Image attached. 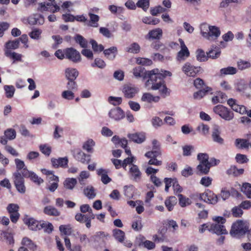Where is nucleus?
Segmentation results:
<instances>
[{
  "mask_svg": "<svg viewBox=\"0 0 251 251\" xmlns=\"http://www.w3.org/2000/svg\"><path fill=\"white\" fill-rule=\"evenodd\" d=\"M151 123L152 126L155 128H157L163 125V122L162 119L157 116L152 117Z\"/></svg>",
  "mask_w": 251,
  "mask_h": 251,
  "instance_id": "obj_56",
  "label": "nucleus"
},
{
  "mask_svg": "<svg viewBox=\"0 0 251 251\" xmlns=\"http://www.w3.org/2000/svg\"><path fill=\"white\" fill-rule=\"evenodd\" d=\"M127 52L132 53H137L140 51V47L137 43H133L127 47L126 49Z\"/></svg>",
  "mask_w": 251,
  "mask_h": 251,
  "instance_id": "obj_46",
  "label": "nucleus"
},
{
  "mask_svg": "<svg viewBox=\"0 0 251 251\" xmlns=\"http://www.w3.org/2000/svg\"><path fill=\"white\" fill-rule=\"evenodd\" d=\"M77 183V180L75 178L68 177L63 182V185L66 189L73 190Z\"/></svg>",
  "mask_w": 251,
  "mask_h": 251,
  "instance_id": "obj_35",
  "label": "nucleus"
},
{
  "mask_svg": "<svg viewBox=\"0 0 251 251\" xmlns=\"http://www.w3.org/2000/svg\"><path fill=\"white\" fill-rule=\"evenodd\" d=\"M90 43L92 45V48L94 51L100 52L103 51L104 49V47L101 44H98L95 40H91Z\"/></svg>",
  "mask_w": 251,
  "mask_h": 251,
  "instance_id": "obj_57",
  "label": "nucleus"
},
{
  "mask_svg": "<svg viewBox=\"0 0 251 251\" xmlns=\"http://www.w3.org/2000/svg\"><path fill=\"white\" fill-rule=\"evenodd\" d=\"M19 43L20 42L18 39L13 41H9L5 43L4 51L7 50H15L18 48Z\"/></svg>",
  "mask_w": 251,
  "mask_h": 251,
  "instance_id": "obj_39",
  "label": "nucleus"
},
{
  "mask_svg": "<svg viewBox=\"0 0 251 251\" xmlns=\"http://www.w3.org/2000/svg\"><path fill=\"white\" fill-rule=\"evenodd\" d=\"M65 75L68 80H75L78 75V72L76 69L68 68L65 70Z\"/></svg>",
  "mask_w": 251,
  "mask_h": 251,
  "instance_id": "obj_32",
  "label": "nucleus"
},
{
  "mask_svg": "<svg viewBox=\"0 0 251 251\" xmlns=\"http://www.w3.org/2000/svg\"><path fill=\"white\" fill-rule=\"evenodd\" d=\"M177 202V199L174 196H171L167 199L165 201V204L168 210L170 211L173 209L174 206Z\"/></svg>",
  "mask_w": 251,
  "mask_h": 251,
  "instance_id": "obj_38",
  "label": "nucleus"
},
{
  "mask_svg": "<svg viewBox=\"0 0 251 251\" xmlns=\"http://www.w3.org/2000/svg\"><path fill=\"white\" fill-rule=\"evenodd\" d=\"M139 90L137 87L131 84L126 85L123 89V92L125 96L127 98H132L139 92Z\"/></svg>",
  "mask_w": 251,
  "mask_h": 251,
  "instance_id": "obj_19",
  "label": "nucleus"
},
{
  "mask_svg": "<svg viewBox=\"0 0 251 251\" xmlns=\"http://www.w3.org/2000/svg\"><path fill=\"white\" fill-rule=\"evenodd\" d=\"M181 50L177 52L176 59L177 61L182 62L186 60L190 55L189 51L182 39H179Z\"/></svg>",
  "mask_w": 251,
  "mask_h": 251,
  "instance_id": "obj_8",
  "label": "nucleus"
},
{
  "mask_svg": "<svg viewBox=\"0 0 251 251\" xmlns=\"http://www.w3.org/2000/svg\"><path fill=\"white\" fill-rule=\"evenodd\" d=\"M200 33L202 37L211 42L216 41L220 36V28L207 23H202L200 26Z\"/></svg>",
  "mask_w": 251,
  "mask_h": 251,
  "instance_id": "obj_1",
  "label": "nucleus"
},
{
  "mask_svg": "<svg viewBox=\"0 0 251 251\" xmlns=\"http://www.w3.org/2000/svg\"><path fill=\"white\" fill-rule=\"evenodd\" d=\"M161 155L160 151H151L147 152L145 155L147 158H150L148 162L149 165L154 166H160L162 165V161L158 160L156 157Z\"/></svg>",
  "mask_w": 251,
  "mask_h": 251,
  "instance_id": "obj_10",
  "label": "nucleus"
},
{
  "mask_svg": "<svg viewBox=\"0 0 251 251\" xmlns=\"http://www.w3.org/2000/svg\"><path fill=\"white\" fill-rule=\"evenodd\" d=\"M212 89L208 86H206L202 89L194 93L193 97L195 99L200 100L202 99L207 93H212Z\"/></svg>",
  "mask_w": 251,
  "mask_h": 251,
  "instance_id": "obj_29",
  "label": "nucleus"
},
{
  "mask_svg": "<svg viewBox=\"0 0 251 251\" xmlns=\"http://www.w3.org/2000/svg\"><path fill=\"white\" fill-rule=\"evenodd\" d=\"M22 174L24 177L29 178L31 181L38 185H40L44 182L42 178L39 177L33 172L28 171L26 168H25L22 171Z\"/></svg>",
  "mask_w": 251,
  "mask_h": 251,
  "instance_id": "obj_13",
  "label": "nucleus"
},
{
  "mask_svg": "<svg viewBox=\"0 0 251 251\" xmlns=\"http://www.w3.org/2000/svg\"><path fill=\"white\" fill-rule=\"evenodd\" d=\"M23 245L26 246L30 250L34 251L36 249L37 246L34 242L27 237H24L22 241Z\"/></svg>",
  "mask_w": 251,
  "mask_h": 251,
  "instance_id": "obj_41",
  "label": "nucleus"
},
{
  "mask_svg": "<svg viewBox=\"0 0 251 251\" xmlns=\"http://www.w3.org/2000/svg\"><path fill=\"white\" fill-rule=\"evenodd\" d=\"M236 68L233 67H227L220 70V73L222 75H233L237 73Z\"/></svg>",
  "mask_w": 251,
  "mask_h": 251,
  "instance_id": "obj_42",
  "label": "nucleus"
},
{
  "mask_svg": "<svg viewBox=\"0 0 251 251\" xmlns=\"http://www.w3.org/2000/svg\"><path fill=\"white\" fill-rule=\"evenodd\" d=\"M95 145V142L91 139L86 141L83 145V149L88 152H92L93 148Z\"/></svg>",
  "mask_w": 251,
  "mask_h": 251,
  "instance_id": "obj_48",
  "label": "nucleus"
},
{
  "mask_svg": "<svg viewBox=\"0 0 251 251\" xmlns=\"http://www.w3.org/2000/svg\"><path fill=\"white\" fill-rule=\"evenodd\" d=\"M113 235L119 242H123L125 237V232L119 229H115L113 230Z\"/></svg>",
  "mask_w": 251,
  "mask_h": 251,
  "instance_id": "obj_45",
  "label": "nucleus"
},
{
  "mask_svg": "<svg viewBox=\"0 0 251 251\" xmlns=\"http://www.w3.org/2000/svg\"><path fill=\"white\" fill-rule=\"evenodd\" d=\"M0 240H5L7 244L9 245H13L14 243L13 234L7 231H2L0 232Z\"/></svg>",
  "mask_w": 251,
  "mask_h": 251,
  "instance_id": "obj_28",
  "label": "nucleus"
},
{
  "mask_svg": "<svg viewBox=\"0 0 251 251\" xmlns=\"http://www.w3.org/2000/svg\"><path fill=\"white\" fill-rule=\"evenodd\" d=\"M4 90L5 91L6 97L7 98H11L13 97L15 89L13 85H5L4 86Z\"/></svg>",
  "mask_w": 251,
  "mask_h": 251,
  "instance_id": "obj_50",
  "label": "nucleus"
},
{
  "mask_svg": "<svg viewBox=\"0 0 251 251\" xmlns=\"http://www.w3.org/2000/svg\"><path fill=\"white\" fill-rule=\"evenodd\" d=\"M160 99V98L159 96H155L150 93L147 92L143 94L141 100L143 102L151 103L158 102Z\"/></svg>",
  "mask_w": 251,
  "mask_h": 251,
  "instance_id": "obj_24",
  "label": "nucleus"
},
{
  "mask_svg": "<svg viewBox=\"0 0 251 251\" xmlns=\"http://www.w3.org/2000/svg\"><path fill=\"white\" fill-rule=\"evenodd\" d=\"M110 118L115 121H119L125 117L124 111L119 107L111 109L108 112Z\"/></svg>",
  "mask_w": 251,
  "mask_h": 251,
  "instance_id": "obj_12",
  "label": "nucleus"
},
{
  "mask_svg": "<svg viewBox=\"0 0 251 251\" xmlns=\"http://www.w3.org/2000/svg\"><path fill=\"white\" fill-rule=\"evenodd\" d=\"M118 53V49L116 47L113 46L107 49L103 50V53L106 58L110 60H113Z\"/></svg>",
  "mask_w": 251,
  "mask_h": 251,
  "instance_id": "obj_25",
  "label": "nucleus"
},
{
  "mask_svg": "<svg viewBox=\"0 0 251 251\" xmlns=\"http://www.w3.org/2000/svg\"><path fill=\"white\" fill-rule=\"evenodd\" d=\"M206 227L209 231L217 235L227 234L228 233L225 226L221 224H212Z\"/></svg>",
  "mask_w": 251,
  "mask_h": 251,
  "instance_id": "obj_14",
  "label": "nucleus"
},
{
  "mask_svg": "<svg viewBox=\"0 0 251 251\" xmlns=\"http://www.w3.org/2000/svg\"><path fill=\"white\" fill-rule=\"evenodd\" d=\"M136 62L138 64L145 66H150L152 64V61L151 59L143 57L137 58Z\"/></svg>",
  "mask_w": 251,
  "mask_h": 251,
  "instance_id": "obj_55",
  "label": "nucleus"
},
{
  "mask_svg": "<svg viewBox=\"0 0 251 251\" xmlns=\"http://www.w3.org/2000/svg\"><path fill=\"white\" fill-rule=\"evenodd\" d=\"M65 58L74 63H78L81 61V55L79 52L73 48H68L64 50Z\"/></svg>",
  "mask_w": 251,
  "mask_h": 251,
  "instance_id": "obj_6",
  "label": "nucleus"
},
{
  "mask_svg": "<svg viewBox=\"0 0 251 251\" xmlns=\"http://www.w3.org/2000/svg\"><path fill=\"white\" fill-rule=\"evenodd\" d=\"M92 67H97L100 69H103L106 66L105 62L101 59L97 58L95 59L94 62L91 64Z\"/></svg>",
  "mask_w": 251,
  "mask_h": 251,
  "instance_id": "obj_59",
  "label": "nucleus"
},
{
  "mask_svg": "<svg viewBox=\"0 0 251 251\" xmlns=\"http://www.w3.org/2000/svg\"><path fill=\"white\" fill-rule=\"evenodd\" d=\"M163 31L160 28H155L150 30L145 36V38L148 40H160L162 37Z\"/></svg>",
  "mask_w": 251,
  "mask_h": 251,
  "instance_id": "obj_22",
  "label": "nucleus"
},
{
  "mask_svg": "<svg viewBox=\"0 0 251 251\" xmlns=\"http://www.w3.org/2000/svg\"><path fill=\"white\" fill-rule=\"evenodd\" d=\"M146 72H146L144 68L141 66L135 67L133 70V74L134 76L136 78L141 77L144 75H146Z\"/></svg>",
  "mask_w": 251,
  "mask_h": 251,
  "instance_id": "obj_49",
  "label": "nucleus"
},
{
  "mask_svg": "<svg viewBox=\"0 0 251 251\" xmlns=\"http://www.w3.org/2000/svg\"><path fill=\"white\" fill-rule=\"evenodd\" d=\"M250 142L245 139L237 138L235 141V146L239 149H245L249 147Z\"/></svg>",
  "mask_w": 251,
  "mask_h": 251,
  "instance_id": "obj_34",
  "label": "nucleus"
},
{
  "mask_svg": "<svg viewBox=\"0 0 251 251\" xmlns=\"http://www.w3.org/2000/svg\"><path fill=\"white\" fill-rule=\"evenodd\" d=\"M200 199L206 203L212 204H215L218 201V196L209 190L201 194Z\"/></svg>",
  "mask_w": 251,
  "mask_h": 251,
  "instance_id": "obj_9",
  "label": "nucleus"
},
{
  "mask_svg": "<svg viewBox=\"0 0 251 251\" xmlns=\"http://www.w3.org/2000/svg\"><path fill=\"white\" fill-rule=\"evenodd\" d=\"M128 174L130 178L136 182H139L141 178V172L137 166L131 164L129 168Z\"/></svg>",
  "mask_w": 251,
  "mask_h": 251,
  "instance_id": "obj_16",
  "label": "nucleus"
},
{
  "mask_svg": "<svg viewBox=\"0 0 251 251\" xmlns=\"http://www.w3.org/2000/svg\"><path fill=\"white\" fill-rule=\"evenodd\" d=\"M49 1L50 2H43L40 4L41 11H48L52 13L59 11L60 8L55 2V0H49Z\"/></svg>",
  "mask_w": 251,
  "mask_h": 251,
  "instance_id": "obj_11",
  "label": "nucleus"
},
{
  "mask_svg": "<svg viewBox=\"0 0 251 251\" xmlns=\"http://www.w3.org/2000/svg\"><path fill=\"white\" fill-rule=\"evenodd\" d=\"M24 176L20 172H15L13 174V181L17 190L21 194L25 192L26 188L25 185Z\"/></svg>",
  "mask_w": 251,
  "mask_h": 251,
  "instance_id": "obj_5",
  "label": "nucleus"
},
{
  "mask_svg": "<svg viewBox=\"0 0 251 251\" xmlns=\"http://www.w3.org/2000/svg\"><path fill=\"white\" fill-rule=\"evenodd\" d=\"M83 194L89 199H93L96 196V190L92 185H88L84 188Z\"/></svg>",
  "mask_w": 251,
  "mask_h": 251,
  "instance_id": "obj_31",
  "label": "nucleus"
},
{
  "mask_svg": "<svg viewBox=\"0 0 251 251\" xmlns=\"http://www.w3.org/2000/svg\"><path fill=\"white\" fill-rule=\"evenodd\" d=\"M196 53L198 61L202 62L207 60V56L205 55L204 51L201 49L197 50Z\"/></svg>",
  "mask_w": 251,
  "mask_h": 251,
  "instance_id": "obj_54",
  "label": "nucleus"
},
{
  "mask_svg": "<svg viewBox=\"0 0 251 251\" xmlns=\"http://www.w3.org/2000/svg\"><path fill=\"white\" fill-rule=\"evenodd\" d=\"M177 196L179 199V203L181 207H185L190 204L191 201L190 199L181 194H178Z\"/></svg>",
  "mask_w": 251,
  "mask_h": 251,
  "instance_id": "obj_51",
  "label": "nucleus"
},
{
  "mask_svg": "<svg viewBox=\"0 0 251 251\" xmlns=\"http://www.w3.org/2000/svg\"><path fill=\"white\" fill-rule=\"evenodd\" d=\"M4 54L6 57L11 58L13 60V63H14L15 61H23L22 55L21 54L12 51L11 50H5Z\"/></svg>",
  "mask_w": 251,
  "mask_h": 251,
  "instance_id": "obj_30",
  "label": "nucleus"
},
{
  "mask_svg": "<svg viewBox=\"0 0 251 251\" xmlns=\"http://www.w3.org/2000/svg\"><path fill=\"white\" fill-rule=\"evenodd\" d=\"M147 187L149 189H150V191L148 192L146 196V199L145 200V202L146 203L149 204V205H150V201L151 199L153 198L154 197V192H155V190H154V187L152 186H151V187L149 186V185H147Z\"/></svg>",
  "mask_w": 251,
  "mask_h": 251,
  "instance_id": "obj_52",
  "label": "nucleus"
},
{
  "mask_svg": "<svg viewBox=\"0 0 251 251\" xmlns=\"http://www.w3.org/2000/svg\"><path fill=\"white\" fill-rule=\"evenodd\" d=\"M75 40L81 48H85L87 47V41L81 35L77 34L75 37Z\"/></svg>",
  "mask_w": 251,
  "mask_h": 251,
  "instance_id": "obj_44",
  "label": "nucleus"
},
{
  "mask_svg": "<svg viewBox=\"0 0 251 251\" xmlns=\"http://www.w3.org/2000/svg\"><path fill=\"white\" fill-rule=\"evenodd\" d=\"M200 67L194 66L189 62L185 63L182 67L183 72L188 76L195 77L201 71Z\"/></svg>",
  "mask_w": 251,
  "mask_h": 251,
  "instance_id": "obj_7",
  "label": "nucleus"
},
{
  "mask_svg": "<svg viewBox=\"0 0 251 251\" xmlns=\"http://www.w3.org/2000/svg\"><path fill=\"white\" fill-rule=\"evenodd\" d=\"M25 223L32 230H38L42 229L41 222L35 220L33 218L26 217L24 219Z\"/></svg>",
  "mask_w": 251,
  "mask_h": 251,
  "instance_id": "obj_18",
  "label": "nucleus"
},
{
  "mask_svg": "<svg viewBox=\"0 0 251 251\" xmlns=\"http://www.w3.org/2000/svg\"><path fill=\"white\" fill-rule=\"evenodd\" d=\"M182 150L184 156H190L194 151V147L192 145H185L182 147Z\"/></svg>",
  "mask_w": 251,
  "mask_h": 251,
  "instance_id": "obj_62",
  "label": "nucleus"
},
{
  "mask_svg": "<svg viewBox=\"0 0 251 251\" xmlns=\"http://www.w3.org/2000/svg\"><path fill=\"white\" fill-rule=\"evenodd\" d=\"M137 7L147 11L150 6V0H139L136 3Z\"/></svg>",
  "mask_w": 251,
  "mask_h": 251,
  "instance_id": "obj_53",
  "label": "nucleus"
},
{
  "mask_svg": "<svg viewBox=\"0 0 251 251\" xmlns=\"http://www.w3.org/2000/svg\"><path fill=\"white\" fill-rule=\"evenodd\" d=\"M221 133L220 127L217 125H215L212 131L211 136L212 140L220 145H223L224 144V140L221 137Z\"/></svg>",
  "mask_w": 251,
  "mask_h": 251,
  "instance_id": "obj_20",
  "label": "nucleus"
},
{
  "mask_svg": "<svg viewBox=\"0 0 251 251\" xmlns=\"http://www.w3.org/2000/svg\"><path fill=\"white\" fill-rule=\"evenodd\" d=\"M161 74L159 73L158 69H153L147 71L146 73V76L149 78L145 84V87L148 90H153V87H157L162 82L161 77Z\"/></svg>",
  "mask_w": 251,
  "mask_h": 251,
  "instance_id": "obj_2",
  "label": "nucleus"
},
{
  "mask_svg": "<svg viewBox=\"0 0 251 251\" xmlns=\"http://www.w3.org/2000/svg\"><path fill=\"white\" fill-rule=\"evenodd\" d=\"M241 190L248 198L251 199V184L249 183H243Z\"/></svg>",
  "mask_w": 251,
  "mask_h": 251,
  "instance_id": "obj_43",
  "label": "nucleus"
},
{
  "mask_svg": "<svg viewBox=\"0 0 251 251\" xmlns=\"http://www.w3.org/2000/svg\"><path fill=\"white\" fill-rule=\"evenodd\" d=\"M42 33V31L41 29L37 28H34L30 32H29V36L32 39L38 40L41 38Z\"/></svg>",
  "mask_w": 251,
  "mask_h": 251,
  "instance_id": "obj_40",
  "label": "nucleus"
},
{
  "mask_svg": "<svg viewBox=\"0 0 251 251\" xmlns=\"http://www.w3.org/2000/svg\"><path fill=\"white\" fill-rule=\"evenodd\" d=\"M166 11V9L163 8L160 5L155 6L151 9V14L152 16H157L158 14L164 12Z\"/></svg>",
  "mask_w": 251,
  "mask_h": 251,
  "instance_id": "obj_63",
  "label": "nucleus"
},
{
  "mask_svg": "<svg viewBox=\"0 0 251 251\" xmlns=\"http://www.w3.org/2000/svg\"><path fill=\"white\" fill-rule=\"evenodd\" d=\"M51 164L54 168L61 167L66 168L68 167L69 160L67 157H59L57 159L52 158Z\"/></svg>",
  "mask_w": 251,
  "mask_h": 251,
  "instance_id": "obj_23",
  "label": "nucleus"
},
{
  "mask_svg": "<svg viewBox=\"0 0 251 251\" xmlns=\"http://www.w3.org/2000/svg\"><path fill=\"white\" fill-rule=\"evenodd\" d=\"M62 97L67 100H72L75 98V94L71 90H65L62 92Z\"/></svg>",
  "mask_w": 251,
  "mask_h": 251,
  "instance_id": "obj_61",
  "label": "nucleus"
},
{
  "mask_svg": "<svg viewBox=\"0 0 251 251\" xmlns=\"http://www.w3.org/2000/svg\"><path fill=\"white\" fill-rule=\"evenodd\" d=\"M249 227L247 224L242 221H237L233 224L230 234L233 237H238L245 234L248 230Z\"/></svg>",
  "mask_w": 251,
  "mask_h": 251,
  "instance_id": "obj_3",
  "label": "nucleus"
},
{
  "mask_svg": "<svg viewBox=\"0 0 251 251\" xmlns=\"http://www.w3.org/2000/svg\"><path fill=\"white\" fill-rule=\"evenodd\" d=\"M88 16L90 18L88 25L93 27H98L100 17L97 15L92 13L91 11L89 12Z\"/></svg>",
  "mask_w": 251,
  "mask_h": 251,
  "instance_id": "obj_33",
  "label": "nucleus"
},
{
  "mask_svg": "<svg viewBox=\"0 0 251 251\" xmlns=\"http://www.w3.org/2000/svg\"><path fill=\"white\" fill-rule=\"evenodd\" d=\"M158 90L160 94L163 98L168 97L170 94V90L167 87L163 80L157 87H153V90Z\"/></svg>",
  "mask_w": 251,
  "mask_h": 251,
  "instance_id": "obj_26",
  "label": "nucleus"
},
{
  "mask_svg": "<svg viewBox=\"0 0 251 251\" xmlns=\"http://www.w3.org/2000/svg\"><path fill=\"white\" fill-rule=\"evenodd\" d=\"M221 54V51L219 49L212 50L209 51L207 53V58H211L212 59L217 58Z\"/></svg>",
  "mask_w": 251,
  "mask_h": 251,
  "instance_id": "obj_58",
  "label": "nucleus"
},
{
  "mask_svg": "<svg viewBox=\"0 0 251 251\" xmlns=\"http://www.w3.org/2000/svg\"><path fill=\"white\" fill-rule=\"evenodd\" d=\"M237 66L239 70H243L250 68L251 64L249 61L241 60L238 61Z\"/></svg>",
  "mask_w": 251,
  "mask_h": 251,
  "instance_id": "obj_60",
  "label": "nucleus"
},
{
  "mask_svg": "<svg viewBox=\"0 0 251 251\" xmlns=\"http://www.w3.org/2000/svg\"><path fill=\"white\" fill-rule=\"evenodd\" d=\"M27 22L30 25H42L45 20L43 15L35 13L30 15L27 18Z\"/></svg>",
  "mask_w": 251,
  "mask_h": 251,
  "instance_id": "obj_17",
  "label": "nucleus"
},
{
  "mask_svg": "<svg viewBox=\"0 0 251 251\" xmlns=\"http://www.w3.org/2000/svg\"><path fill=\"white\" fill-rule=\"evenodd\" d=\"M127 137L130 141L137 144H142L146 139V134L143 132L129 133Z\"/></svg>",
  "mask_w": 251,
  "mask_h": 251,
  "instance_id": "obj_21",
  "label": "nucleus"
},
{
  "mask_svg": "<svg viewBox=\"0 0 251 251\" xmlns=\"http://www.w3.org/2000/svg\"><path fill=\"white\" fill-rule=\"evenodd\" d=\"M44 212L48 215L58 216L60 214V212L52 206H46L44 209Z\"/></svg>",
  "mask_w": 251,
  "mask_h": 251,
  "instance_id": "obj_37",
  "label": "nucleus"
},
{
  "mask_svg": "<svg viewBox=\"0 0 251 251\" xmlns=\"http://www.w3.org/2000/svg\"><path fill=\"white\" fill-rule=\"evenodd\" d=\"M227 104L231 107L233 110L241 114H246L247 112L246 107L243 105L238 104L235 99H229L227 100Z\"/></svg>",
  "mask_w": 251,
  "mask_h": 251,
  "instance_id": "obj_15",
  "label": "nucleus"
},
{
  "mask_svg": "<svg viewBox=\"0 0 251 251\" xmlns=\"http://www.w3.org/2000/svg\"><path fill=\"white\" fill-rule=\"evenodd\" d=\"M197 129L201 134L205 135L208 134L209 127L206 125L201 124L198 126Z\"/></svg>",
  "mask_w": 251,
  "mask_h": 251,
  "instance_id": "obj_64",
  "label": "nucleus"
},
{
  "mask_svg": "<svg viewBox=\"0 0 251 251\" xmlns=\"http://www.w3.org/2000/svg\"><path fill=\"white\" fill-rule=\"evenodd\" d=\"M74 156L76 160L81 162L82 163H88L90 159H87L86 157H89L84 152L79 150H76L74 153Z\"/></svg>",
  "mask_w": 251,
  "mask_h": 251,
  "instance_id": "obj_27",
  "label": "nucleus"
},
{
  "mask_svg": "<svg viewBox=\"0 0 251 251\" xmlns=\"http://www.w3.org/2000/svg\"><path fill=\"white\" fill-rule=\"evenodd\" d=\"M213 111L226 121H230L234 117L233 113L230 109L222 105H218L214 106Z\"/></svg>",
  "mask_w": 251,
  "mask_h": 251,
  "instance_id": "obj_4",
  "label": "nucleus"
},
{
  "mask_svg": "<svg viewBox=\"0 0 251 251\" xmlns=\"http://www.w3.org/2000/svg\"><path fill=\"white\" fill-rule=\"evenodd\" d=\"M124 195L128 199H131L134 196V188L133 186H125Z\"/></svg>",
  "mask_w": 251,
  "mask_h": 251,
  "instance_id": "obj_47",
  "label": "nucleus"
},
{
  "mask_svg": "<svg viewBox=\"0 0 251 251\" xmlns=\"http://www.w3.org/2000/svg\"><path fill=\"white\" fill-rule=\"evenodd\" d=\"M196 169L198 171V174L200 175H207L210 170L209 166L205 163H200L197 166Z\"/></svg>",
  "mask_w": 251,
  "mask_h": 251,
  "instance_id": "obj_36",
  "label": "nucleus"
}]
</instances>
